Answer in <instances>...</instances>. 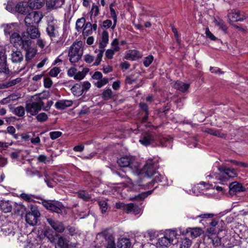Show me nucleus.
<instances>
[{"instance_id":"31","label":"nucleus","mask_w":248,"mask_h":248,"mask_svg":"<svg viewBox=\"0 0 248 248\" xmlns=\"http://www.w3.org/2000/svg\"><path fill=\"white\" fill-rule=\"evenodd\" d=\"M68 242L69 241L66 238L60 236L58 238L57 245L60 248H68Z\"/></svg>"},{"instance_id":"44","label":"nucleus","mask_w":248,"mask_h":248,"mask_svg":"<svg viewBox=\"0 0 248 248\" xmlns=\"http://www.w3.org/2000/svg\"><path fill=\"white\" fill-rule=\"evenodd\" d=\"M16 11L21 14H25L27 13V8L24 6L22 2L18 3L15 7Z\"/></svg>"},{"instance_id":"4","label":"nucleus","mask_w":248,"mask_h":248,"mask_svg":"<svg viewBox=\"0 0 248 248\" xmlns=\"http://www.w3.org/2000/svg\"><path fill=\"white\" fill-rule=\"evenodd\" d=\"M118 165L121 167H129L137 173L140 172L137 162L132 156H124L118 159L117 161Z\"/></svg>"},{"instance_id":"24","label":"nucleus","mask_w":248,"mask_h":248,"mask_svg":"<svg viewBox=\"0 0 248 248\" xmlns=\"http://www.w3.org/2000/svg\"><path fill=\"white\" fill-rule=\"evenodd\" d=\"M202 231L200 228H189L186 229V233L192 238H196L202 233Z\"/></svg>"},{"instance_id":"59","label":"nucleus","mask_w":248,"mask_h":248,"mask_svg":"<svg viewBox=\"0 0 248 248\" xmlns=\"http://www.w3.org/2000/svg\"><path fill=\"white\" fill-rule=\"evenodd\" d=\"M113 26L111 20L109 19H106L103 22L102 28L105 29H108L112 27Z\"/></svg>"},{"instance_id":"30","label":"nucleus","mask_w":248,"mask_h":248,"mask_svg":"<svg viewBox=\"0 0 248 248\" xmlns=\"http://www.w3.org/2000/svg\"><path fill=\"white\" fill-rule=\"evenodd\" d=\"M6 57L5 53L0 48V72L3 71V69L6 66Z\"/></svg>"},{"instance_id":"58","label":"nucleus","mask_w":248,"mask_h":248,"mask_svg":"<svg viewBox=\"0 0 248 248\" xmlns=\"http://www.w3.org/2000/svg\"><path fill=\"white\" fill-rule=\"evenodd\" d=\"M112 47V49L115 51H118L120 50V47L119 46V41L117 39H115L112 42L111 44Z\"/></svg>"},{"instance_id":"19","label":"nucleus","mask_w":248,"mask_h":248,"mask_svg":"<svg viewBox=\"0 0 248 248\" xmlns=\"http://www.w3.org/2000/svg\"><path fill=\"white\" fill-rule=\"evenodd\" d=\"M124 211L127 214L138 215L140 214V209L138 205L130 203L126 204Z\"/></svg>"},{"instance_id":"41","label":"nucleus","mask_w":248,"mask_h":248,"mask_svg":"<svg viewBox=\"0 0 248 248\" xmlns=\"http://www.w3.org/2000/svg\"><path fill=\"white\" fill-rule=\"evenodd\" d=\"M110 16L112 18L113 21V26L111 27V29H112V30H113L115 28L117 23V14L116 13L114 8H110Z\"/></svg>"},{"instance_id":"60","label":"nucleus","mask_w":248,"mask_h":248,"mask_svg":"<svg viewBox=\"0 0 248 248\" xmlns=\"http://www.w3.org/2000/svg\"><path fill=\"white\" fill-rule=\"evenodd\" d=\"M80 85L83 92L88 90L91 86V83L88 81H84Z\"/></svg>"},{"instance_id":"29","label":"nucleus","mask_w":248,"mask_h":248,"mask_svg":"<svg viewBox=\"0 0 248 248\" xmlns=\"http://www.w3.org/2000/svg\"><path fill=\"white\" fill-rule=\"evenodd\" d=\"M206 132L211 135L221 138H225L226 137V135L225 134L221 133L220 131L218 130L210 128L206 130Z\"/></svg>"},{"instance_id":"20","label":"nucleus","mask_w":248,"mask_h":248,"mask_svg":"<svg viewBox=\"0 0 248 248\" xmlns=\"http://www.w3.org/2000/svg\"><path fill=\"white\" fill-rule=\"evenodd\" d=\"M213 231L212 229H208L209 234L207 235L208 238L211 240L215 247H217L221 245V238L218 237L216 233H211Z\"/></svg>"},{"instance_id":"16","label":"nucleus","mask_w":248,"mask_h":248,"mask_svg":"<svg viewBox=\"0 0 248 248\" xmlns=\"http://www.w3.org/2000/svg\"><path fill=\"white\" fill-rule=\"evenodd\" d=\"M155 136L151 133H145L140 140V143L144 146H148L155 142Z\"/></svg>"},{"instance_id":"2","label":"nucleus","mask_w":248,"mask_h":248,"mask_svg":"<svg viewBox=\"0 0 248 248\" xmlns=\"http://www.w3.org/2000/svg\"><path fill=\"white\" fill-rule=\"evenodd\" d=\"M218 173L217 178L221 183L228 181L231 178H234L237 176V173L233 168H231L225 164H222L217 168Z\"/></svg>"},{"instance_id":"28","label":"nucleus","mask_w":248,"mask_h":248,"mask_svg":"<svg viewBox=\"0 0 248 248\" xmlns=\"http://www.w3.org/2000/svg\"><path fill=\"white\" fill-rule=\"evenodd\" d=\"M86 19L85 17H82L77 20L76 22L75 29L78 32H79L83 30L84 27L86 24Z\"/></svg>"},{"instance_id":"51","label":"nucleus","mask_w":248,"mask_h":248,"mask_svg":"<svg viewBox=\"0 0 248 248\" xmlns=\"http://www.w3.org/2000/svg\"><path fill=\"white\" fill-rule=\"evenodd\" d=\"M172 141V139L170 137L163 138L161 140V144L162 146H168L170 145Z\"/></svg>"},{"instance_id":"56","label":"nucleus","mask_w":248,"mask_h":248,"mask_svg":"<svg viewBox=\"0 0 248 248\" xmlns=\"http://www.w3.org/2000/svg\"><path fill=\"white\" fill-rule=\"evenodd\" d=\"M60 69L58 67H54L51 69L49 72V75L52 77H56L60 72Z\"/></svg>"},{"instance_id":"61","label":"nucleus","mask_w":248,"mask_h":248,"mask_svg":"<svg viewBox=\"0 0 248 248\" xmlns=\"http://www.w3.org/2000/svg\"><path fill=\"white\" fill-rule=\"evenodd\" d=\"M13 95H9L8 97L3 98L0 100V104L1 105H5L10 102L12 100H13Z\"/></svg>"},{"instance_id":"15","label":"nucleus","mask_w":248,"mask_h":248,"mask_svg":"<svg viewBox=\"0 0 248 248\" xmlns=\"http://www.w3.org/2000/svg\"><path fill=\"white\" fill-rule=\"evenodd\" d=\"M47 222L57 232L62 233L65 229L62 222L55 220L52 218H47Z\"/></svg>"},{"instance_id":"23","label":"nucleus","mask_w":248,"mask_h":248,"mask_svg":"<svg viewBox=\"0 0 248 248\" xmlns=\"http://www.w3.org/2000/svg\"><path fill=\"white\" fill-rule=\"evenodd\" d=\"M108 33L106 31H104L101 35V38L99 41V47L100 49H104L108 43Z\"/></svg>"},{"instance_id":"62","label":"nucleus","mask_w":248,"mask_h":248,"mask_svg":"<svg viewBox=\"0 0 248 248\" xmlns=\"http://www.w3.org/2000/svg\"><path fill=\"white\" fill-rule=\"evenodd\" d=\"M52 84V81L49 78H45L44 79V85L46 88H50Z\"/></svg>"},{"instance_id":"42","label":"nucleus","mask_w":248,"mask_h":248,"mask_svg":"<svg viewBox=\"0 0 248 248\" xmlns=\"http://www.w3.org/2000/svg\"><path fill=\"white\" fill-rule=\"evenodd\" d=\"M140 107L145 112V115L143 118V121L145 122L148 117V107L147 105L144 103H140L139 104Z\"/></svg>"},{"instance_id":"52","label":"nucleus","mask_w":248,"mask_h":248,"mask_svg":"<svg viewBox=\"0 0 248 248\" xmlns=\"http://www.w3.org/2000/svg\"><path fill=\"white\" fill-rule=\"evenodd\" d=\"M36 118L37 121L39 122H44L48 119L47 115L44 112L39 113L36 116Z\"/></svg>"},{"instance_id":"12","label":"nucleus","mask_w":248,"mask_h":248,"mask_svg":"<svg viewBox=\"0 0 248 248\" xmlns=\"http://www.w3.org/2000/svg\"><path fill=\"white\" fill-rule=\"evenodd\" d=\"M44 106V102L40 100L37 102H32L28 103L26 105V110L27 113H30L31 115H36L39 111L41 110Z\"/></svg>"},{"instance_id":"64","label":"nucleus","mask_w":248,"mask_h":248,"mask_svg":"<svg viewBox=\"0 0 248 248\" xmlns=\"http://www.w3.org/2000/svg\"><path fill=\"white\" fill-rule=\"evenodd\" d=\"M106 248H116L114 240L113 238L109 239L108 241Z\"/></svg>"},{"instance_id":"47","label":"nucleus","mask_w":248,"mask_h":248,"mask_svg":"<svg viewBox=\"0 0 248 248\" xmlns=\"http://www.w3.org/2000/svg\"><path fill=\"white\" fill-rule=\"evenodd\" d=\"M20 198L27 202H31L33 201L34 196L31 194H29L25 193H21L20 196Z\"/></svg>"},{"instance_id":"18","label":"nucleus","mask_w":248,"mask_h":248,"mask_svg":"<svg viewBox=\"0 0 248 248\" xmlns=\"http://www.w3.org/2000/svg\"><path fill=\"white\" fill-rule=\"evenodd\" d=\"M230 192L231 193L244 191L245 188L243 185L237 182H233L229 185Z\"/></svg>"},{"instance_id":"49","label":"nucleus","mask_w":248,"mask_h":248,"mask_svg":"<svg viewBox=\"0 0 248 248\" xmlns=\"http://www.w3.org/2000/svg\"><path fill=\"white\" fill-rule=\"evenodd\" d=\"M25 207L21 204H16V205L15 206V207L14 208L15 212L19 215H22L25 210Z\"/></svg>"},{"instance_id":"21","label":"nucleus","mask_w":248,"mask_h":248,"mask_svg":"<svg viewBox=\"0 0 248 248\" xmlns=\"http://www.w3.org/2000/svg\"><path fill=\"white\" fill-rule=\"evenodd\" d=\"M73 105V101L69 100H61L56 102L55 106L58 109H64Z\"/></svg>"},{"instance_id":"48","label":"nucleus","mask_w":248,"mask_h":248,"mask_svg":"<svg viewBox=\"0 0 248 248\" xmlns=\"http://www.w3.org/2000/svg\"><path fill=\"white\" fill-rule=\"evenodd\" d=\"M98 205L100 207V209H101V213L102 214H105L107 212L108 204L107 202L105 200L99 201Z\"/></svg>"},{"instance_id":"10","label":"nucleus","mask_w":248,"mask_h":248,"mask_svg":"<svg viewBox=\"0 0 248 248\" xmlns=\"http://www.w3.org/2000/svg\"><path fill=\"white\" fill-rule=\"evenodd\" d=\"M31 211L28 213L25 216V219L29 225L34 226L36 225L38 218L40 216V213L35 206H31Z\"/></svg>"},{"instance_id":"34","label":"nucleus","mask_w":248,"mask_h":248,"mask_svg":"<svg viewBox=\"0 0 248 248\" xmlns=\"http://www.w3.org/2000/svg\"><path fill=\"white\" fill-rule=\"evenodd\" d=\"M71 90L75 95L78 96L82 95L83 93L81 88L80 84H76L73 86L71 89Z\"/></svg>"},{"instance_id":"3","label":"nucleus","mask_w":248,"mask_h":248,"mask_svg":"<svg viewBox=\"0 0 248 248\" xmlns=\"http://www.w3.org/2000/svg\"><path fill=\"white\" fill-rule=\"evenodd\" d=\"M157 167V164L155 161H154L153 159L150 158L146 161L145 164L143 168V171L147 177H150L154 174H156L154 180L156 182L162 181L164 177L160 174L156 173Z\"/></svg>"},{"instance_id":"36","label":"nucleus","mask_w":248,"mask_h":248,"mask_svg":"<svg viewBox=\"0 0 248 248\" xmlns=\"http://www.w3.org/2000/svg\"><path fill=\"white\" fill-rule=\"evenodd\" d=\"M12 112L18 117H23L25 115V108L23 106H18L15 108Z\"/></svg>"},{"instance_id":"55","label":"nucleus","mask_w":248,"mask_h":248,"mask_svg":"<svg viewBox=\"0 0 248 248\" xmlns=\"http://www.w3.org/2000/svg\"><path fill=\"white\" fill-rule=\"evenodd\" d=\"M91 13H92V14H93L94 17L97 16L99 14V7L94 3H93L92 6Z\"/></svg>"},{"instance_id":"13","label":"nucleus","mask_w":248,"mask_h":248,"mask_svg":"<svg viewBox=\"0 0 248 248\" xmlns=\"http://www.w3.org/2000/svg\"><path fill=\"white\" fill-rule=\"evenodd\" d=\"M27 38L28 37H26L25 34L23 33L21 36L19 33L14 32L12 34L10 40L11 43L15 47H18L20 46L21 47L24 44V42L28 40Z\"/></svg>"},{"instance_id":"43","label":"nucleus","mask_w":248,"mask_h":248,"mask_svg":"<svg viewBox=\"0 0 248 248\" xmlns=\"http://www.w3.org/2000/svg\"><path fill=\"white\" fill-rule=\"evenodd\" d=\"M153 191V190H149L147 192H142L140 194H138L137 195L135 196L134 198V199L136 200H142L144 199L145 198H146L149 195H151Z\"/></svg>"},{"instance_id":"11","label":"nucleus","mask_w":248,"mask_h":248,"mask_svg":"<svg viewBox=\"0 0 248 248\" xmlns=\"http://www.w3.org/2000/svg\"><path fill=\"white\" fill-rule=\"evenodd\" d=\"M56 22V20H55L53 17H50L47 22L46 31L52 40L58 36V27Z\"/></svg>"},{"instance_id":"40","label":"nucleus","mask_w":248,"mask_h":248,"mask_svg":"<svg viewBox=\"0 0 248 248\" xmlns=\"http://www.w3.org/2000/svg\"><path fill=\"white\" fill-rule=\"evenodd\" d=\"M88 69L87 68L83 69L82 71L77 72L76 74L74 76V79L76 80H80L84 78L86 74L88 72Z\"/></svg>"},{"instance_id":"32","label":"nucleus","mask_w":248,"mask_h":248,"mask_svg":"<svg viewBox=\"0 0 248 248\" xmlns=\"http://www.w3.org/2000/svg\"><path fill=\"white\" fill-rule=\"evenodd\" d=\"M92 33L93 31L91 27V23L87 22L82 30V34L84 36H88Z\"/></svg>"},{"instance_id":"39","label":"nucleus","mask_w":248,"mask_h":248,"mask_svg":"<svg viewBox=\"0 0 248 248\" xmlns=\"http://www.w3.org/2000/svg\"><path fill=\"white\" fill-rule=\"evenodd\" d=\"M214 22L216 25L219 27L220 30L224 31H227L228 28L222 19L220 18H218V19H215Z\"/></svg>"},{"instance_id":"53","label":"nucleus","mask_w":248,"mask_h":248,"mask_svg":"<svg viewBox=\"0 0 248 248\" xmlns=\"http://www.w3.org/2000/svg\"><path fill=\"white\" fill-rule=\"evenodd\" d=\"M154 57L152 55H149L146 57L143 60V64L145 67H148L153 62Z\"/></svg>"},{"instance_id":"22","label":"nucleus","mask_w":248,"mask_h":248,"mask_svg":"<svg viewBox=\"0 0 248 248\" xmlns=\"http://www.w3.org/2000/svg\"><path fill=\"white\" fill-rule=\"evenodd\" d=\"M44 3V0H29L28 5L31 9H38L43 7Z\"/></svg>"},{"instance_id":"46","label":"nucleus","mask_w":248,"mask_h":248,"mask_svg":"<svg viewBox=\"0 0 248 248\" xmlns=\"http://www.w3.org/2000/svg\"><path fill=\"white\" fill-rule=\"evenodd\" d=\"M192 244L191 241L188 238L182 239L180 248H189Z\"/></svg>"},{"instance_id":"17","label":"nucleus","mask_w":248,"mask_h":248,"mask_svg":"<svg viewBox=\"0 0 248 248\" xmlns=\"http://www.w3.org/2000/svg\"><path fill=\"white\" fill-rule=\"evenodd\" d=\"M64 0H46V6L47 9H57L61 7L64 3Z\"/></svg>"},{"instance_id":"45","label":"nucleus","mask_w":248,"mask_h":248,"mask_svg":"<svg viewBox=\"0 0 248 248\" xmlns=\"http://www.w3.org/2000/svg\"><path fill=\"white\" fill-rule=\"evenodd\" d=\"M104 51V49H100L98 50L96 60L93 64V65L97 66L100 64L101 61H102V58L103 55Z\"/></svg>"},{"instance_id":"8","label":"nucleus","mask_w":248,"mask_h":248,"mask_svg":"<svg viewBox=\"0 0 248 248\" xmlns=\"http://www.w3.org/2000/svg\"><path fill=\"white\" fill-rule=\"evenodd\" d=\"M248 17V16L245 13L236 9L231 10L227 15L228 22L230 24L234 22H242Z\"/></svg>"},{"instance_id":"25","label":"nucleus","mask_w":248,"mask_h":248,"mask_svg":"<svg viewBox=\"0 0 248 248\" xmlns=\"http://www.w3.org/2000/svg\"><path fill=\"white\" fill-rule=\"evenodd\" d=\"M190 85L187 83H185L182 81H177L174 84V88L180 91L181 92H186L189 88Z\"/></svg>"},{"instance_id":"33","label":"nucleus","mask_w":248,"mask_h":248,"mask_svg":"<svg viewBox=\"0 0 248 248\" xmlns=\"http://www.w3.org/2000/svg\"><path fill=\"white\" fill-rule=\"evenodd\" d=\"M131 243L128 239L122 238L118 243L119 248H130Z\"/></svg>"},{"instance_id":"1","label":"nucleus","mask_w":248,"mask_h":248,"mask_svg":"<svg viewBox=\"0 0 248 248\" xmlns=\"http://www.w3.org/2000/svg\"><path fill=\"white\" fill-rule=\"evenodd\" d=\"M83 43L81 41L75 42L70 46L68 51L69 60L70 62L74 64L78 62L83 54Z\"/></svg>"},{"instance_id":"6","label":"nucleus","mask_w":248,"mask_h":248,"mask_svg":"<svg viewBox=\"0 0 248 248\" xmlns=\"http://www.w3.org/2000/svg\"><path fill=\"white\" fill-rule=\"evenodd\" d=\"M42 204L47 210L57 214L62 213L64 209L63 204L58 201L44 200Z\"/></svg>"},{"instance_id":"35","label":"nucleus","mask_w":248,"mask_h":248,"mask_svg":"<svg viewBox=\"0 0 248 248\" xmlns=\"http://www.w3.org/2000/svg\"><path fill=\"white\" fill-rule=\"evenodd\" d=\"M101 96L105 100H108L112 98L113 95L112 90L108 88L103 90Z\"/></svg>"},{"instance_id":"9","label":"nucleus","mask_w":248,"mask_h":248,"mask_svg":"<svg viewBox=\"0 0 248 248\" xmlns=\"http://www.w3.org/2000/svg\"><path fill=\"white\" fill-rule=\"evenodd\" d=\"M21 48L26 52L25 59L27 62L33 59L36 53L37 50L33 46L32 41L30 39L24 42Z\"/></svg>"},{"instance_id":"57","label":"nucleus","mask_w":248,"mask_h":248,"mask_svg":"<svg viewBox=\"0 0 248 248\" xmlns=\"http://www.w3.org/2000/svg\"><path fill=\"white\" fill-rule=\"evenodd\" d=\"M62 133L60 131H52L49 133V136L51 140H54L60 137Z\"/></svg>"},{"instance_id":"54","label":"nucleus","mask_w":248,"mask_h":248,"mask_svg":"<svg viewBox=\"0 0 248 248\" xmlns=\"http://www.w3.org/2000/svg\"><path fill=\"white\" fill-rule=\"evenodd\" d=\"M205 34L207 37L212 41H219L209 30L208 28L205 29Z\"/></svg>"},{"instance_id":"50","label":"nucleus","mask_w":248,"mask_h":248,"mask_svg":"<svg viewBox=\"0 0 248 248\" xmlns=\"http://www.w3.org/2000/svg\"><path fill=\"white\" fill-rule=\"evenodd\" d=\"M108 82V79L107 78H101L100 79H99L96 83H95V85L98 88H101L104 85L107 84Z\"/></svg>"},{"instance_id":"63","label":"nucleus","mask_w":248,"mask_h":248,"mask_svg":"<svg viewBox=\"0 0 248 248\" xmlns=\"http://www.w3.org/2000/svg\"><path fill=\"white\" fill-rule=\"evenodd\" d=\"M52 232H53L52 231H46L44 234L45 236L51 242L54 241V237L52 234Z\"/></svg>"},{"instance_id":"5","label":"nucleus","mask_w":248,"mask_h":248,"mask_svg":"<svg viewBox=\"0 0 248 248\" xmlns=\"http://www.w3.org/2000/svg\"><path fill=\"white\" fill-rule=\"evenodd\" d=\"M176 232L174 230H169L165 235L159 238L156 243L158 248H166L169 247L176 238Z\"/></svg>"},{"instance_id":"38","label":"nucleus","mask_w":248,"mask_h":248,"mask_svg":"<svg viewBox=\"0 0 248 248\" xmlns=\"http://www.w3.org/2000/svg\"><path fill=\"white\" fill-rule=\"evenodd\" d=\"M78 197L85 201H89L91 196L85 190H80L77 193Z\"/></svg>"},{"instance_id":"27","label":"nucleus","mask_w":248,"mask_h":248,"mask_svg":"<svg viewBox=\"0 0 248 248\" xmlns=\"http://www.w3.org/2000/svg\"><path fill=\"white\" fill-rule=\"evenodd\" d=\"M23 59V56L20 51H13L11 54V60L13 62H20Z\"/></svg>"},{"instance_id":"14","label":"nucleus","mask_w":248,"mask_h":248,"mask_svg":"<svg viewBox=\"0 0 248 248\" xmlns=\"http://www.w3.org/2000/svg\"><path fill=\"white\" fill-rule=\"evenodd\" d=\"M23 34H25L26 37H28L27 39L30 40L38 38L40 36L39 29L35 26L27 27L26 31L23 32Z\"/></svg>"},{"instance_id":"37","label":"nucleus","mask_w":248,"mask_h":248,"mask_svg":"<svg viewBox=\"0 0 248 248\" xmlns=\"http://www.w3.org/2000/svg\"><path fill=\"white\" fill-rule=\"evenodd\" d=\"M1 231L5 235L11 234L14 235L15 233L13 227L10 225L3 226L2 228L1 229Z\"/></svg>"},{"instance_id":"26","label":"nucleus","mask_w":248,"mask_h":248,"mask_svg":"<svg viewBox=\"0 0 248 248\" xmlns=\"http://www.w3.org/2000/svg\"><path fill=\"white\" fill-rule=\"evenodd\" d=\"M0 208L4 213H8L12 211V205L10 201L2 200L0 202Z\"/></svg>"},{"instance_id":"7","label":"nucleus","mask_w":248,"mask_h":248,"mask_svg":"<svg viewBox=\"0 0 248 248\" xmlns=\"http://www.w3.org/2000/svg\"><path fill=\"white\" fill-rule=\"evenodd\" d=\"M43 17L42 13L38 11H33L28 14L24 19L25 25L27 27L29 26H35L38 24Z\"/></svg>"}]
</instances>
